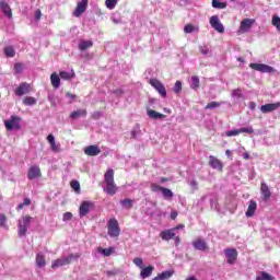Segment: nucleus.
<instances>
[{"label":"nucleus","instance_id":"obj_1","mask_svg":"<svg viewBox=\"0 0 280 280\" xmlns=\"http://www.w3.org/2000/svg\"><path fill=\"white\" fill-rule=\"evenodd\" d=\"M104 182L107 184V187L104 188V191L109 196L116 195L118 187L115 184V171L112 168L107 170L104 174Z\"/></svg>","mask_w":280,"mask_h":280},{"label":"nucleus","instance_id":"obj_2","mask_svg":"<svg viewBox=\"0 0 280 280\" xmlns=\"http://www.w3.org/2000/svg\"><path fill=\"white\" fill-rule=\"evenodd\" d=\"M81 257V255L79 253L77 254H70L67 257H61L59 259H55L52 261V265L50 266V268L52 269H57L59 267H66L69 266L70 264H72L73 261H77L79 258Z\"/></svg>","mask_w":280,"mask_h":280},{"label":"nucleus","instance_id":"obj_3","mask_svg":"<svg viewBox=\"0 0 280 280\" xmlns=\"http://www.w3.org/2000/svg\"><path fill=\"white\" fill-rule=\"evenodd\" d=\"M107 234L112 238H117L121 234V229H119V223L116 218H112L108 220Z\"/></svg>","mask_w":280,"mask_h":280},{"label":"nucleus","instance_id":"obj_4","mask_svg":"<svg viewBox=\"0 0 280 280\" xmlns=\"http://www.w3.org/2000/svg\"><path fill=\"white\" fill-rule=\"evenodd\" d=\"M31 221H32L31 215H24V217L21 218V220H19V224H18L19 237H23V236L26 235L27 229L31 225Z\"/></svg>","mask_w":280,"mask_h":280},{"label":"nucleus","instance_id":"obj_5","mask_svg":"<svg viewBox=\"0 0 280 280\" xmlns=\"http://www.w3.org/2000/svg\"><path fill=\"white\" fill-rule=\"evenodd\" d=\"M22 118L16 115H11V118L4 120V127L8 131L21 130Z\"/></svg>","mask_w":280,"mask_h":280},{"label":"nucleus","instance_id":"obj_6","mask_svg":"<svg viewBox=\"0 0 280 280\" xmlns=\"http://www.w3.org/2000/svg\"><path fill=\"white\" fill-rule=\"evenodd\" d=\"M149 84L160 93L161 97H166V89L164 84L155 78L149 80Z\"/></svg>","mask_w":280,"mask_h":280},{"label":"nucleus","instance_id":"obj_7","mask_svg":"<svg viewBox=\"0 0 280 280\" xmlns=\"http://www.w3.org/2000/svg\"><path fill=\"white\" fill-rule=\"evenodd\" d=\"M209 23L211 28L215 30L217 33L224 34V26L223 23L220 22L219 15L211 16Z\"/></svg>","mask_w":280,"mask_h":280},{"label":"nucleus","instance_id":"obj_8","mask_svg":"<svg viewBox=\"0 0 280 280\" xmlns=\"http://www.w3.org/2000/svg\"><path fill=\"white\" fill-rule=\"evenodd\" d=\"M249 67L252 70L259 71L261 73H271L273 71V68L266 63H250Z\"/></svg>","mask_w":280,"mask_h":280},{"label":"nucleus","instance_id":"obj_9","mask_svg":"<svg viewBox=\"0 0 280 280\" xmlns=\"http://www.w3.org/2000/svg\"><path fill=\"white\" fill-rule=\"evenodd\" d=\"M86 8H89V0H81L77 3V8L72 15H74L75 18H80L81 14H83L86 11Z\"/></svg>","mask_w":280,"mask_h":280},{"label":"nucleus","instance_id":"obj_10","mask_svg":"<svg viewBox=\"0 0 280 280\" xmlns=\"http://www.w3.org/2000/svg\"><path fill=\"white\" fill-rule=\"evenodd\" d=\"M225 257L228 265H234L236 259L238 258V252L235 248L225 249Z\"/></svg>","mask_w":280,"mask_h":280},{"label":"nucleus","instance_id":"obj_11","mask_svg":"<svg viewBox=\"0 0 280 280\" xmlns=\"http://www.w3.org/2000/svg\"><path fill=\"white\" fill-rule=\"evenodd\" d=\"M255 24V20L252 19H245L241 22V25L238 26V33L246 34L252 28V25Z\"/></svg>","mask_w":280,"mask_h":280},{"label":"nucleus","instance_id":"obj_12","mask_svg":"<svg viewBox=\"0 0 280 280\" xmlns=\"http://www.w3.org/2000/svg\"><path fill=\"white\" fill-rule=\"evenodd\" d=\"M192 246L195 250H200V252L209 250V246L207 242H205V240L201 237L195 238V241L192 242Z\"/></svg>","mask_w":280,"mask_h":280},{"label":"nucleus","instance_id":"obj_13","mask_svg":"<svg viewBox=\"0 0 280 280\" xmlns=\"http://www.w3.org/2000/svg\"><path fill=\"white\" fill-rule=\"evenodd\" d=\"M42 177V170L37 165L30 166L28 173H27V178L28 180H33L35 178H40Z\"/></svg>","mask_w":280,"mask_h":280},{"label":"nucleus","instance_id":"obj_14","mask_svg":"<svg viewBox=\"0 0 280 280\" xmlns=\"http://www.w3.org/2000/svg\"><path fill=\"white\" fill-rule=\"evenodd\" d=\"M253 132H255V130L252 127L248 128H238L235 130H231V131H225V136L226 137H234L241 133H247V135H252Z\"/></svg>","mask_w":280,"mask_h":280},{"label":"nucleus","instance_id":"obj_15","mask_svg":"<svg viewBox=\"0 0 280 280\" xmlns=\"http://www.w3.org/2000/svg\"><path fill=\"white\" fill-rule=\"evenodd\" d=\"M209 165L213 170L223 172V162L220 161L217 156H213V155L209 156Z\"/></svg>","mask_w":280,"mask_h":280},{"label":"nucleus","instance_id":"obj_16","mask_svg":"<svg viewBox=\"0 0 280 280\" xmlns=\"http://www.w3.org/2000/svg\"><path fill=\"white\" fill-rule=\"evenodd\" d=\"M94 209V203L91 201H83L80 205V217H85L86 214L90 213V211Z\"/></svg>","mask_w":280,"mask_h":280},{"label":"nucleus","instance_id":"obj_17","mask_svg":"<svg viewBox=\"0 0 280 280\" xmlns=\"http://www.w3.org/2000/svg\"><path fill=\"white\" fill-rule=\"evenodd\" d=\"M261 195H262V200L265 202L269 201L271 199L272 192L270 190V187L266 183H261L260 188H259Z\"/></svg>","mask_w":280,"mask_h":280},{"label":"nucleus","instance_id":"obj_18","mask_svg":"<svg viewBox=\"0 0 280 280\" xmlns=\"http://www.w3.org/2000/svg\"><path fill=\"white\" fill-rule=\"evenodd\" d=\"M83 152L85 153L86 156H97L101 154V149L100 147L95 144L88 145L85 149H83Z\"/></svg>","mask_w":280,"mask_h":280},{"label":"nucleus","instance_id":"obj_19","mask_svg":"<svg viewBox=\"0 0 280 280\" xmlns=\"http://www.w3.org/2000/svg\"><path fill=\"white\" fill-rule=\"evenodd\" d=\"M280 107V102L279 103H268L265 104L260 107V110L262 114H270L275 110H278Z\"/></svg>","mask_w":280,"mask_h":280},{"label":"nucleus","instance_id":"obj_20","mask_svg":"<svg viewBox=\"0 0 280 280\" xmlns=\"http://www.w3.org/2000/svg\"><path fill=\"white\" fill-rule=\"evenodd\" d=\"M30 88H31V85L27 84L26 82L22 83L21 85L18 86V89L15 91V95L16 96L26 95L27 93H30Z\"/></svg>","mask_w":280,"mask_h":280},{"label":"nucleus","instance_id":"obj_21","mask_svg":"<svg viewBox=\"0 0 280 280\" xmlns=\"http://www.w3.org/2000/svg\"><path fill=\"white\" fill-rule=\"evenodd\" d=\"M0 9L8 19L12 18V10L10 8V4L7 3L4 0H0Z\"/></svg>","mask_w":280,"mask_h":280},{"label":"nucleus","instance_id":"obj_22","mask_svg":"<svg viewBox=\"0 0 280 280\" xmlns=\"http://www.w3.org/2000/svg\"><path fill=\"white\" fill-rule=\"evenodd\" d=\"M176 236L174 230H165L162 231L160 234V237L162 238V241L165 242H170L171 240H174V237Z\"/></svg>","mask_w":280,"mask_h":280},{"label":"nucleus","instance_id":"obj_23","mask_svg":"<svg viewBox=\"0 0 280 280\" xmlns=\"http://www.w3.org/2000/svg\"><path fill=\"white\" fill-rule=\"evenodd\" d=\"M257 209V203L255 200H250L248 202V207H247V211H246V217L247 218H252L253 215H255Z\"/></svg>","mask_w":280,"mask_h":280},{"label":"nucleus","instance_id":"obj_24","mask_svg":"<svg viewBox=\"0 0 280 280\" xmlns=\"http://www.w3.org/2000/svg\"><path fill=\"white\" fill-rule=\"evenodd\" d=\"M153 271H154V267L153 266H149V267L142 268L141 272H140L141 279H148L151 275H153Z\"/></svg>","mask_w":280,"mask_h":280},{"label":"nucleus","instance_id":"obj_25","mask_svg":"<svg viewBox=\"0 0 280 280\" xmlns=\"http://www.w3.org/2000/svg\"><path fill=\"white\" fill-rule=\"evenodd\" d=\"M147 115L151 118V119H154V120H158V119H164L166 116L156 112V110H153V109H149L147 110Z\"/></svg>","mask_w":280,"mask_h":280},{"label":"nucleus","instance_id":"obj_26","mask_svg":"<svg viewBox=\"0 0 280 280\" xmlns=\"http://www.w3.org/2000/svg\"><path fill=\"white\" fill-rule=\"evenodd\" d=\"M50 84H52L54 89H59L60 86V77L57 72L50 74Z\"/></svg>","mask_w":280,"mask_h":280},{"label":"nucleus","instance_id":"obj_27","mask_svg":"<svg viewBox=\"0 0 280 280\" xmlns=\"http://www.w3.org/2000/svg\"><path fill=\"white\" fill-rule=\"evenodd\" d=\"M86 114H88L86 109H78L70 114V118L78 119L80 117H86Z\"/></svg>","mask_w":280,"mask_h":280},{"label":"nucleus","instance_id":"obj_28","mask_svg":"<svg viewBox=\"0 0 280 280\" xmlns=\"http://www.w3.org/2000/svg\"><path fill=\"white\" fill-rule=\"evenodd\" d=\"M35 264L40 268L46 267V256L43 254H37V256H35Z\"/></svg>","mask_w":280,"mask_h":280},{"label":"nucleus","instance_id":"obj_29","mask_svg":"<svg viewBox=\"0 0 280 280\" xmlns=\"http://www.w3.org/2000/svg\"><path fill=\"white\" fill-rule=\"evenodd\" d=\"M173 276H174V272H172V271H163L160 275H158L156 277L152 278V280H166Z\"/></svg>","mask_w":280,"mask_h":280},{"label":"nucleus","instance_id":"obj_30","mask_svg":"<svg viewBox=\"0 0 280 280\" xmlns=\"http://www.w3.org/2000/svg\"><path fill=\"white\" fill-rule=\"evenodd\" d=\"M92 46H94V43L91 40H82L80 44H78V48H80L81 51L88 50Z\"/></svg>","mask_w":280,"mask_h":280},{"label":"nucleus","instance_id":"obj_31","mask_svg":"<svg viewBox=\"0 0 280 280\" xmlns=\"http://www.w3.org/2000/svg\"><path fill=\"white\" fill-rule=\"evenodd\" d=\"M4 55L7 58H14L16 55V51H15L14 47L7 46V47H4Z\"/></svg>","mask_w":280,"mask_h":280},{"label":"nucleus","instance_id":"obj_32","mask_svg":"<svg viewBox=\"0 0 280 280\" xmlns=\"http://www.w3.org/2000/svg\"><path fill=\"white\" fill-rule=\"evenodd\" d=\"M211 7L214 9L223 10L228 8V4L225 2H220L219 0L211 1Z\"/></svg>","mask_w":280,"mask_h":280},{"label":"nucleus","instance_id":"obj_33","mask_svg":"<svg viewBox=\"0 0 280 280\" xmlns=\"http://www.w3.org/2000/svg\"><path fill=\"white\" fill-rule=\"evenodd\" d=\"M23 105L24 106H34V105H36V98L32 97V96L24 97Z\"/></svg>","mask_w":280,"mask_h":280},{"label":"nucleus","instance_id":"obj_34","mask_svg":"<svg viewBox=\"0 0 280 280\" xmlns=\"http://www.w3.org/2000/svg\"><path fill=\"white\" fill-rule=\"evenodd\" d=\"M162 196L165 199H172L174 198V192L170 188H162Z\"/></svg>","mask_w":280,"mask_h":280},{"label":"nucleus","instance_id":"obj_35","mask_svg":"<svg viewBox=\"0 0 280 280\" xmlns=\"http://www.w3.org/2000/svg\"><path fill=\"white\" fill-rule=\"evenodd\" d=\"M256 280H276V278L269 275L268 272L262 271L261 276H257Z\"/></svg>","mask_w":280,"mask_h":280},{"label":"nucleus","instance_id":"obj_36","mask_svg":"<svg viewBox=\"0 0 280 280\" xmlns=\"http://www.w3.org/2000/svg\"><path fill=\"white\" fill-rule=\"evenodd\" d=\"M59 75L61 80H71L74 78L75 74L73 72L70 73V72L61 71L59 72Z\"/></svg>","mask_w":280,"mask_h":280},{"label":"nucleus","instance_id":"obj_37","mask_svg":"<svg viewBox=\"0 0 280 280\" xmlns=\"http://www.w3.org/2000/svg\"><path fill=\"white\" fill-rule=\"evenodd\" d=\"M118 3V0H105V8L114 10Z\"/></svg>","mask_w":280,"mask_h":280},{"label":"nucleus","instance_id":"obj_38","mask_svg":"<svg viewBox=\"0 0 280 280\" xmlns=\"http://www.w3.org/2000/svg\"><path fill=\"white\" fill-rule=\"evenodd\" d=\"M199 88L198 77H190V89L197 90Z\"/></svg>","mask_w":280,"mask_h":280},{"label":"nucleus","instance_id":"obj_39","mask_svg":"<svg viewBox=\"0 0 280 280\" xmlns=\"http://www.w3.org/2000/svg\"><path fill=\"white\" fill-rule=\"evenodd\" d=\"M222 106L221 103H218V102H211V103H208V105H206L205 109L206 110H213L214 108H218Z\"/></svg>","mask_w":280,"mask_h":280},{"label":"nucleus","instance_id":"obj_40","mask_svg":"<svg viewBox=\"0 0 280 280\" xmlns=\"http://www.w3.org/2000/svg\"><path fill=\"white\" fill-rule=\"evenodd\" d=\"M98 253H102L104 257H110L113 255V248H98Z\"/></svg>","mask_w":280,"mask_h":280},{"label":"nucleus","instance_id":"obj_41","mask_svg":"<svg viewBox=\"0 0 280 280\" xmlns=\"http://www.w3.org/2000/svg\"><path fill=\"white\" fill-rule=\"evenodd\" d=\"M32 201L30 198L23 200V203H19L16 207V211H21L24 207L31 206Z\"/></svg>","mask_w":280,"mask_h":280},{"label":"nucleus","instance_id":"obj_42","mask_svg":"<svg viewBox=\"0 0 280 280\" xmlns=\"http://www.w3.org/2000/svg\"><path fill=\"white\" fill-rule=\"evenodd\" d=\"M119 203H120L121 206H124L126 209H131V208H132L133 200H131V199H125V200H120Z\"/></svg>","mask_w":280,"mask_h":280},{"label":"nucleus","instance_id":"obj_43","mask_svg":"<svg viewBox=\"0 0 280 280\" xmlns=\"http://www.w3.org/2000/svg\"><path fill=\"white\" fill-rule=\"evenodd\" d=\"M150 188L152 192H159V191H163V189H166V187H161L158 184H151Z\"/></svg>","mask_w":280,"mask_h":280},{"label":"nucleus","instance_id":"obj_44","mask_svg":"<svg viewBox=\"0 0 280 280\" xmlns=\"http://www.w3.org/2000/svg\"><path fill=\"white\" fill-rule=\"evenodd\" d=\"M272 25L276 27V30H278V32H280V18L275 15L272 18Z\"/></svg>","mask_w":280,"mask_h":280},{"label":"nucleus","instance_id":"obj_45","mask_svg":"<svg viewBox=\"0 0 280 280\" xmlns=\"http://www.w3.org/2000/svg\"><path fill=\"white\" fill-rule=\"evenodd\" d=\"M173 92L176 94L182 93V82L180 81H176V84H174V88H173Z\"/></svg>","mask_w":280,"mask_h":280},{"label":"nucleus","instance_id":"obj_46","mask_svg":"<svg viewBox=\"0 0 280 280\" xmlns=\"http://www.w3.org/2000/svg\"><path fill=\"white\" fill-rule=\"evenodd\" d=\"M13 68L15 69V74H21L23 71V63L18 62L13 66Z\"/></svg>","mask_w":280,"mask_h":280},{"label":"nucleus","instance_id":"obj_47","mask_svg":"<svg viewBox=\"0 0 280 280\" xmlns=\"http://www.w3.org/2000/svg\"><path fill=\"white\" fill-rule=\"evenodd\" d=\"M194 31H196V27L191 24H187L186 26H184V33L186 34H191Z\"/></svg>","mask_w":280,"mask_h":280},{"label":"nucleus","instance_id":"obj_48","mask_svg":"<svg viewBox=\"0 0 280 280\" xmlns=\"http://www.w3.org/2000/svg\"><path fill=\"white\" fill-rule=\"evenodd\" d=\"M70 186H71L72 190H75L77 192L80 191V183L78 180H72L70 183Z\"/></svg>","mask_w":280,"mask_h":280},{"label":"nucleus","instance_id":"obj_49","mask_svg":"<svg viewBox=\"0 0 280 280\" xmlns=\"http://www.w3.org/2000/svg\"><path fill=\"white\" fill-rule=\"evenodd\" d=\"M232 97L242 98L243 97L242 91L240 89L232 90Z\"/></svg>","mask_w":280,"mask_h":280},{"label":"nucleus","instance_id":"obj_50","mask_svg":"<svg viewBox=\"0 0 280 280\" xmlns=\"http://www.w3.org/2000/svg\"><path fill=\"white\" fill-rule=\"evenodd\" d=\"M133 264H135L136 266H138V267H142V265H143V259L140 258V257H136V258L133 259Z\"/></svg>","mask_w":280,"mask_h":280},{"label":"nucleus","instance_id":"obj_51","mask_svg":"<svg viewBox=\"0 0 280 280\" xmlns=\"http://www.w3.org/2000/svg\"><path fill=\"white\" fill-rule=\"evenodd\" d=\"M7 223V217L5 214H0V226L4 228Z\"/></svg>","mask_w":280,"mask_h":280},{"label":"nucleus","instance_id":"obj_52","mask_svg":"<svg viewBox=\"0 0 280 280\" xmlns=\"http://www.w3.org/2000/svg\"><path fill=\"white\" fill-rule=\"evenodd\" d=\"M92 118L94 120H97V119L102 118V113L100 110L93 112Z\"/></svg>","mask_w":280,"mask_h":280},{"label":"nucleus","instance_id":"obj_53","mask_svg":"<svg viewBox=\"0 0 280 280\" xmlns=\"http://www.w3.org/2000/svg\"><path fill=\"white\" fill-rule=\"evenodd\" d=\"M42 19V11L40 9L35 10V21H40Z\"/></svg>","mask_w":280,"mask_h":280},{"label":"nucleus","instance_id":"obj_54","mask_svg":"<svg viewBox=\"0 0 280 280\" xmlns=\"http://www.w3.org/2000/svg\"><path fill=\"white\" fill-rule=\"evenodd\" d=\"M72 217H73V214L71 212H65L63 213V220L65 221L71 220Z\"/></svg>","mask_w":280,"mask_h":280},{"label":"nucleus","instance_id":"obj_55","mask_svg":"<svg viewBox=\"0 0 280 280\" xmlns=\"http://www.w3.org/2000/svg\"><path fill=\"white\" fill-rule=\"evenodd\" d=\"M66 97H69L71 100V102H73L75 98H78V95L75 94H72L70 92H67L66 93Z\"/></svg>","mask_w":280,"mask_h":280},{"label":"nucleus","instance_id":"obj_56","mask_svg":"<svg viewBox=\"0 0 280 280\" xmlns=\"http://www.w3.org/2000/svg\"><path fill=\"white\" fill-rule=\"evenodd\" d=\"M46 139L48 140V142H49L50 144H54V143H55V137H54L51 133H49Z\"/></svg>","mask_w":280,"mask_h":280},{"label":"nucleus","instance_id":"obj_57","mask_svg":"<svg viewBox=\"0 0 280 280\" xmlns=\"http://www.w3.org/2000/svg\"><path fill=\"white\" fill-rule=\"evenodd\" d=\"M50 148L52 149L54 152H59V148L55 142L50 143Z\"/></svg>","mask_w":280,"mask_h":280},{"label":"nucleus","instance_id":"obj_58","mask_svg":"<svg viewBox=\"0 0 280 280\" xmlns=\"http://www.w3.org/2000/svg\"><path fill=\"white\" fill-rule=\"evenodd\" d=\"M248 109L255 110L256 109V103L255 102L248 103Z\"/></svg>","mask_w":280,"mask_h":280},{"label":"nucleus","instance_id":"obj_59","mask_svg":"<svg viewBox=\"0 0 280 280\" xmlns=\"http://www.w3.org/2000/svg\"><path fill=\"white\" fill-rule=\"evenodd\" d=\"M200 52H202V55H208L209 49L207 47H200Z\"/></svg>","mask_w":280,"mask_h":280},{"label":"nucleus","instance_id":"obj_60","mask_svg":"<svg viewBox=\"0 0 280 280\" xmlns=\"http://www.w3.org/2000/svg\"><path fill=\"white\" fill-rule=\"evenodd\" d=\"M173 240H174V244H176V246H179L180 237L179 236H175Z\"/></svg>","mask_w":280,"mask_h":280},{"label":"nucleus","instance_id":"obj_61","mask_svg":"<svg viewBox=\"0 0 280 280\" xmlns=\"http://www.w3.org/2000/svg\"><path fill=\"white\" fill-rule=\"evenodd\" d=\"M178 213L176 211L171 212V220H176Z\"/></svg>","mask_w":280,"mask_h":280},{"label":"nucleus","instance_id":"obj_62","mask_svg":"<svg viewBox=\"0 0 280 280\" xmlns=\"http://www.w3.org/2000/svg\"><path fill=\"white\" fill-rule=\"evenodd\" d=\"M179 229H185V225H177V226H175V228H173V229H171V230H173V232L175 233V231H177V230H179Z\"/></svg>","mask_w":280,"mask_h":280},{"label":"nucleus","instance_id":"obj_63","mask_svg":"<svg viewBox=\"0 0 280 280\" xmlns=\"http://www.w3.org/2000/svg\"><path fill=\"white\" fill-rule=\"evenodd\" d=\"M225 155H226L228 158H230V156H232V155H233V153L231 152V150H230V149H226V151H225Z\"/></svg>","mask_w":280,"mask_h":280},{"label":"nucleus","instance_id":"obj_64","mask_svg":"<svg viewBox=\"0 0 280 280\" xmlns=\"http://www.w3.org/2000/svg\"><path fill=\"white\" fill-rule=\"evenodd\" d=\"M186 280H198V279L196 277L190 276Z\"/></svg>","mask_w":280,"mask_h":280}]
</instances>
